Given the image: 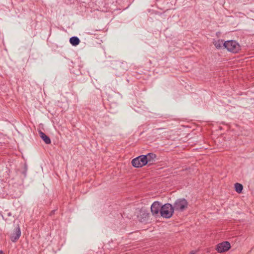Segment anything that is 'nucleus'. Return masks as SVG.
I'll use <instances>...</instances> for the list:
<instances>
[{
	"label": "nucleus",
	"mask_w": 254,
	"mask_h": 254,
	"mask_svg": "<svg viewBox=\"0 0 254 254\" xmlns=\"http://www.w3.org/2000/svg\"><path fill=\"white\" fill-rule=\"evenodd\" d=\"M188 207V202L184 198L177 199L173 205L174 211L178 212H183Z\"/></svg>",
	"instance_id": "f257e3e1"
},
{
	"label": "nucleus",
	"mask_w": 254,
	"mask_h": 254,
	"mask_svg": "<svg viewBox=\"0 0 254 254\" xmlns=\"http://www.w3.org/2000/svg\"><path fill=\"white\" fill-rule=\"evenodd\" d=\"M174 212L173 205L170 203H166L162 206L160 215L163 218H170Z\"/></svg>",
	"instance_id": "f03ea898"
},
{
	"label": "nucleus",
	"mask_w": 254,
	"mask_h": 254,
	"mask_svg": "<svg viewBox=\"0 0 254 254\" xmlns=\"http://www.w3.org/2000/svg\"><path fill=\"white\" fill-rule=\"evenodd\" d=\"M225 48L228 51L233 53H237L241 50L239 44L234 40H230L225 42Z\"/></svg>",
	"instance_id": "7ed1b4c3"
},
{
	"label": "nucleus",
	"mask_w": 254,
	"mask_h": 254,
	"mask_svg": "<svg viewBox=\"0 0 254 254\" xmlns=\"http://www.w3.org/2000/svg\"><path fill=\"white\" fill-rule=\"evenodd\" d=\"M144 155H140L131 161L132 165L135 168H141L147 164V160Z\"/></svg>",
	"instance_id": "20e7f679"
},
{
	"label": "nucleus",
	"mask_w": 254,
	"mask_h": 254,
	"mask_svg": "<svg viewBox=\"0 0 254 254\" xmlns=\"http://www.w3.org/2000/svg\"><path fill=\"white\" fill-rule=\"evenodd\" d=\"M231 248L230 243L228 241H224L216 245V250L219 253L228 251Z\"/></svg>",
	"instance_id": "39448f33"
},
{
	"label": "nucleus",
	"mask_w": 254,
	"mask_h": 254,
	"mask_svg": "<svg viewBox=\"0 0 254 254\" xmlns=\"http://www.w3.org/2000/svg\"><path fill=\"white\" fill-rule=\"evenodd\" d=\"M162 205L158 201L154 202L151 206V211L153 215L158 214L159 212L161 213V209Z\"/></svg>",
	"instance_id": "423d86ee"
},
{
	"label": "nucleus",
	"mask_w": 254,
	"mask_h": 254,
	"mask_svg": "<svg viewBox=\"0 0 254 254\" xmlns=\"http://www.w3.org/2000/svg\"><path fill=\"white\" fill-rule=\"evenodd\" d=\"M114 68L118 71L124 72L127 70V66L126 63L117 61L115 63Z\"/></svg>",
	"instance_id": "0eeeda50"
},
{
	"label": "nucleus",
	"mask_w": 254,
	"mask_h": 254,
	"mask_svg": "<svg viewBox=\"0 0 254 254\" xmlns=\"http://www.w3.org/2000/svg\"><path fill=\"white\" fill-rule=\"evenodd\" d=\"M144 156H146L147 164H149V165L153 164V162H155L157 157L156 155L153 153H149L146 155H144Z\"/></svg>",
	"instance_id": "6e6552de"
},
{
	"label": "nucleus",
	"mask_w": 254,
	"mask_h": 254,
	"mask_svg": "<svg viewBox=\"0 0 254 254\" xmlns=\"http://www.w3.org/2000/svg\"><path fill=\"white\" fill-rule=\"evenodd\" d=\"M39 133L40 137L47 144H49L51 143V139L45 133L43 132L41 130L39 131Z\"/></svg>",
	"instance_id": "1a4fd4ad"
},
{
	"label": "nucleus",
	"mask_w": 254,
	"mask_h": 254,
	"mask_svg": "<svg viewBox=\"0 0 254 254\" xmlns=\"http://www.w3.org/2000/svg\"><path fill=\"white\" fill-rule=\"evenodd\" d=\"M102 32L101 29H95L93 28L88 29L87 32V34L91 36H98L100 35L99 33Z\"/></svg>",
	"instance_id": "9d476101"
},
{
	"label": "nucleus",
	"mask_w": 254,
	"mask_h": 254,
	"mask_svg": "<svg viewBox=\"0 0 254 254\" xmlns=\"http://www.w3.org/2000/svg\"><path fill=\"white\" fill-rule=\"evenodd\" d=\"M21 235V230L19 226L15 227L13 232L12 234L11 238H19Z\"/></svg>",
	"instance_id": "9b49d317"
},
{
	"label": "nucleus",
	"mask_w": 254,
	"mask_h": 254,
	"mask_svg": "<svg viewBox=\"0 0 254 254\" xmlns=\"http://www.w3.org/2000/svg\"><path fill=\"white\" fill-rule=\"evenodd\" d=\"M80 39L76 36L71 37L69 39L70 43L73 46H76L80 43Z\"/></svg>",
	"instance_id": "f8f14e48"
},
{
	"label": "nucleus",
	"mask_w": 254,
	"mask_h": 254,
	"mask_svg": "<svg viewBox=\"0 0 254 254\" xmlns=\"http://www.w3.org/2000/svg\"><path fill=\"white\" fill-rule=\"evenodd\" d=\"M224 43H225V42L224 41V40H218L217 41H215L213 42L214 46L218 49H220L223 47H224L225 48V44Z\"/></svg>",
	"instance_id": "ddd939ff"
},
{
	"label": "nucleus",
	"mask_w": 254,
	"mask_h": 254,
	"mask_svg": "<svg viewBox=\"0 0 254 254\" xmlns=\"http://www.w3.org/2000/svg\"><path fill=\"white\" fill-rule=\"evenodd\" d=\"M235 189L236 191L238 193H241L243 189V186L242 184L238 183H236L235 184Z\"/></svg>",
	"instance_id": "4468645a"
},
{
	"label": "nucleus",
	"mask_w": 254,
	"mask_h": 254,
	"mask_svg": "<svg viewBox=\"0 0 254 254\" xmlns=\"http://www.w3.org/2000/svg\"><path fill=\"white\" fill-rule=\"evenodd\" d=\"M5 212H6V215L8 216H11L12 215V214L10 212H8L7 211H5Z\"/></svg>",
	"instance_id": "2eb2a0df"
},
{
	"label": "nucleus",
	"mask_w": 254,
	"mask_h": 254,
	"mask_svg": "<svg viewBox=\"0 0 254 254\" xmlns=\"http://www.w3.org/2000/svg\"><path fill=\"white\" fill-rule=\"evenodd\" d=\"M197 252V251H192L189 253V254H195Z\"/></svg>",
	"instance_id": "dca6fc26"
},
{
	"label": "nucleus",
	"mask_w": 254,
	"mask_h": 254,
	"mask_svg": "<svg viewBox=\"0 0 254 254\" xmlns=\"http://www.w3.org/2000/svg\"><path fill=\"white\" fill-rule=\"evenodd\" d=\"M164 129V128H156L155 129V130H160V129Z\"/></svg>",
	"instance_id": "f3484780"
},
{
	"label": "nucleus",
	"mask_w": 254,
	"mask_h": 254,
	"mask_svg": "<svg viewBox=\"0 0 254 254\" xmlns=\"http://www.w3.org/2000/svg\"><path fill=\"white\" fill-rule=\"evenodd\" d=\"M17 239H12L13 242L15 243L17 241Z\"/></svg>",
	"instance_id": "a211bd4d"
},
{
	"label": "nucleus",
	"mask_w": 254,
	"mask_h": 254,
	"mask_svg": "<svg viewBox=\"0 0 254 254\" xmlns=\"http://www.w3.org/2000/svg\"><path fill=\"white\" fill-rule=\"evenodd\" d=\"M251 252L254 253V247L252 248Z\"/></svg>",
	"instance_id": "6ab92c4d"
},
{
	"label": "nucleus",
	"mask_w": 254,
	"mask_h": 254,
	"mask_svg": "<svg viewBox=\"0 0 254 254\" xmlns=\"http://www.w3.org/2000/svg\"><path fill=\"white\" fill-rule=\"evenodd\" d=\"M0 254H3V252L2 251L0 250Z\"/></svg>",
	"instance_id": "aec40b11"
},
{
	"label": "nucleus",
	"mask_w": 254,
	"mask_h": 254,
	"mask_svg": "<svg viewBox=\"0 0 254 254\" xmlns=\"http://www.w3.org/2000/svg\"><path fill=\"white\" fill-rule=\"evenodd\" d=\"M54 212H55V210H53V211L51 212V214L54 213Z\"/></svg>",
	"instance_id": "412c9836"
}]
</instances>
